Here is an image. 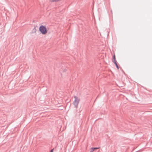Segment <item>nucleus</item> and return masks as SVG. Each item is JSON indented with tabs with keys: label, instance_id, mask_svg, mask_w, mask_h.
Instances as JSON below:
<instances>
[{
	"label": "nucleus",
	"instance_id": "nucleus-1",
	"mask_svg": "<svg viewBox=\"0 0 152 152\" xmlns=\"http://www.w3.org/2000/svg\"><path fill=\"white\" fill-rule=\"evenodd\" d=\"M39 31L42 34H45L47 32V31L45 26L42 25L39 27Z\"/></svg>",
	"mask_w": 152,
	"mask_h": 152
},
{
	"label": "nucleus",
	"instance_id": "nucleus-2",
	"mask_svg": "<svg viewBox=\"0 0 152 152\" xmlns=\"http://www.w3.org/2000/svg\"><path fill=\"white\" fill-rule=\"evenodd\" d=\"M74 98H75V99L73 102V104L75 106V107L76 108H77L80 99L76 96H74Z\"/></svg>",
	"mask_w": 152,
	"mask_h": 152
},
{
	"label": "nucleus",
	"instance_id": "nucleus-3",
	"mask_svg": "<svg viewBox=\"0 0 152 152\" xmlns=\"http://www.w3.org/2000/svg\"><path fill=\"white\" fill-rule=\"evenodd\" d=\"M99 148H91L90 151L89 152H93L95 150L98 149Z\"/></svg>",
	"mask_w": 152,
	"mask_h": 152
},
{
	"label": "nucleus",
	"instance_id": "nucleus-4",
	"mask_svg": "<svg viewBox=\"0 0 152 152\" xmlns=\"http://www.w3.org/2000/svg\"><path fill=\"white\" fill-rule=\"evenodd\" d=\"M112 61L113 62L116 61L115 58V54L113 55V58L112 59Z\"/></svg>",
	"mask_w": 152,
	"mask_h": 152
},
{
	"label": "nucleus",
	"instance_id": "nucleus-5",
	"mask_svg": "<svg viewBox=\"0 0 152 152\" xmlns=\"http://www.w3.org/2000/svg\"><path fill=\"white\" fill-rule=\"evenodd\" d=\"M115 64V65L116 67H117V69H119V66L117 64V61H115V62H113Z\"/></svg>",
	"mask_w": 152,
	"mask_h": 152
},
{
	"label": "nucleus",
	"instance_id": "nucleus-6",
	"mask_svg": "<svg viewBox=\"0 0 152 152\" xmlns=\"http://www.w3.org/2000/svg\"><path fill=\"white\" fill-rule=\"evenodd\" d=\"M50 152H53V149H51Z\"/></svg>",
	"mask_w": 152,
	"mask_h": 152
}]
</instances>
